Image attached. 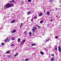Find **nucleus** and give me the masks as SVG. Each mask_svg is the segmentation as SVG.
<instances>
[{"label": "nucleus", "mask_w": 61, "mask_h": 61, "mask_svg": "<svg viewBox=\"0 0 61 61\" xmlns=\"http://www.w3.org/2000/svg\"><path fill=\"white\" fill-rule=\"evenodd\" d=\"M13 6H14V4H8L5 6V7L6 8H8L11 7H13Z\"/></svg>", "instance_id": "1"}, {"label": "nucleus", "mask_w": 61, "mask_h": 61, "mask_svg": "<svg viewBox=\"0 0 61 61\" xmlns=\"http://www.w3.org/2000/svg\"><path fill=\"white\" fill-rule=\"evenodd\" d=\"M36 29V27H34L33 28V29H32V31H33V32L34 33Z\"/></svg>", "instance_id": "2"}, {"label": "nucleus", "mask_w": 61, "mask_h": 61, "mask_svg": "<svg viewBox=\"0 0 61 61\" xmlns=\"http://www.w3.org/2000/svg\"><path fill=\"white\" fill-rule=\"evenodd\" d=\"M58 50L60 52L61 51V48L60 47H58Z\"/></svg>", "instance_id": "3"}, {"label": "nucleus", "mask_w": 61, "mask_h": 61, "mask_svg": "<svg viewBox=\"0 0 61 61\" xmlns=\"http://www.w3.org/2000/svg\"><path fill=\"white\" fill-rule=\"evenodd\" d=\"M55 59L54 58L52 57L51 58V61H55Z\"/></svg>", "instance_id": "4"}, {"label": "nucleus", "mask_w": 61, "mask_h": 61, "mask_svg": "<svg viewBox=\"0 0 61 61\" xmlns=\"http://www.w3.org/2000/svg\"><path fill=\"white\" fill-rule=\"evenodd\" d=\"M15 22V20H13L11 22V24H13V23H14Z\"/></svg>", "instance_id": "5"}, {"label": "nucleus", "mask_w": 61, "mask_h": 61, "mask_svg": "<svg viewBox=\"0 0 61 61\" xmlns=\"http://www.w3.org/2000/svg\"><path fill=\"white\" fill-rule=\"evenodd\" d=\"M15 2V0H12L11 1H9V3H13Z\"/></svg>", "instance_id": "6"}, {"label": "nucleus", "mask_w": 61, "mask_h": 61, "mask_svg": "<svg viewBox=\"0 0 61 61\" xmlns=\"http://www.w3.org/2000/svg\"><path fill=\"white\" fill-rule=\"evenodd\" d=\"M43 15V13L41 12L40 13V14L39 15V16H41Z\"/></svg>", "instance_id": "7"}, {"label": "nucleus", "mask_w": 61, "mask_h": 61, "mask_svg": "<svg viewBox=\"0 0 61 61\" xmlns=\"http://www.w3.org/2000/svg\"><path fill=\"white\" fill-rule=\"evenodd\" d=\"M25 40H24L21 43V45H22L24 43H25Z\"/></svg>", "instance_id": "8"}, {"label": "nucleus", "mask_w": 61, "mask_h": 61, "mask_svg": "<svg viewBox=\"0 0 61 61\" xmlns=\"http://www.w3.org/2000/svg\"><path fill=\"white\" fill-rule=\"evenodd\" d=\"M47 15L48 16L49 15H50V12L48 11L47 12Z\"/></svg>", "instance_id": "9"}, {"label": "nucleus", "mask_w": 61, "mask_h": 61, "mask_svg": "<svg viewBox=\"0 0 61 61\" xmlns=\"http://www.w3.org/2000/svg\"><path fill=\"white\" fill-rule=\"evenodd\" d=\"M27 15H29L31 14V12L30 11L28 12H27Z\"/></svg>", "instance_id": "10"}, {"label": "nucleus", "mask_w": 61, "mask_h": 61, "mask_svg": "<svg viewBox=\"0 0 61 61\" xmlns=\"http://www.w3.org/2000/svg\"><path fill=\"white\" fill-rule=\"evenodd\" d=\"M15 39V37H12L11 39V40H14Z\"/></svg>", "instance_id": "11"}, {"label": "nucleus", "mask_w": 61, "mask_h": 61, "mask_svg": "<svg viewBox=\"0 0 61 61\" xmlns=\"http://www.w3.org/2000/svg\"><path fill=\"white\" fill-rule=\"evenodd\" d=\"M16 32V30H13L11 32L12 33H15Z\"/></svg>", "instance_id": "12"}, {"label": "nucleus", "mask_w": 61, "mask_h": 61, "mask_svg": "<svg viewBox=\"0 0 61 61\" xmlns=\"http://www.w3.org/2000/svg\"><path fill=\"white\" fill-rule=\"evenodd\" d=\"M37 17L36 15L34 17V19H36V18H37Z\"/></svg>", "instance_id": "13"}, {"label": "nucleus", "mask_w": 61, "mask_h": 61, "mask_svg": "<svg viewBox=\"0 0 61 61\" xmlns=\"http://www.w3.org/2000/svg\"><path fill=\"white\" fill-rule=\"evenodd\" d=\"M8 38H7L5 40V42H6L7 41V40H8Z\"/></svg>", "instance_id": "14"}, {"label": "nucleus", "mask_w": 61, "mask_h": 61, "mask_svg": "<svg viewBox=\"0 0 61 61\" xmlns=\"http://www.w3.org/2000/svg\"><path fill=\"white\" fill-rule=\"evenodd\" d=\"M9 53H10V52L8 51H7L5 53L6 54H9Z\"/></svg>", "instance_id": "15"}, {"label": "nucleus", "mask_w": 61, "mask_h": 61, "mask_svg": "<svg viewBox=\"0 0 61 61\" xmlns=\"http://www.w3.org/2000/svg\"><path fill=\"white\" fill-rule=\"evenodd\" d=\"M18 42H20V38H18Z\"/></svg>", "instance_id": "16"}, {"label": "nucleus", "mask_w": 61, "mask_h": 61, "mask_svg": "<svg viewBox=\"0 0 61 61\" xmlns=\"http://www.w3.org/2000/svg\"><path fill=\"white\" fill-rule=\"evenodd\" d=\"M40 54H41V55H43L44 54V52L42 51H41L40 52Z\"/></svg>", "instance_id": "17"}, {"label": "nucleus", "mask_w": 61, "mask_h": 61, "mask_svg": "<svg viewBox=\"0 0 61 61\" xmlns=\"http://www.w3.org/2000/svg\"><path fill=\"white\" fill-rule=\"evenodd\" d=\"M43 22H44V21L42 20L41 21H40V23L41 24H42V23H43Z\"/></svg>", "instance_id": "18"}, {"label": "nucleus", "mask_w": 61, "mask_h": 61, "mask_svg": "<svg viewBox=\"0 0 61 61\" xmlns=\"http://www.w3.org/2000/svg\"><path fill=\"white\" fill-rule=\"evenodd\" d=\"M29 60V59H26L25 60V61H28V60Z\"/></svg>", "instance_id": "19"}, {"label": "nucleus", "mask_w": 61, "mask_h": 61, "mask_svg": "<svg viewBox=\"0 0 61 61\" xmlns=\"http://www.w3.org/2000/svg\"><path fill=\"white\" fill-rule=\"evenodd\" d=\"M23 23H21L20 25V27L21 28V27H22V25H23Z\"/></svg>", "instance_id": "20"}, {"label": "nucleus", "mask_w": 61, "mask_h": 61, "mask_svg": "<svg viewBox=\"0 0 61 61\" xmlns=\"http://www.w3.org/2000/svg\"><path fill=\"white\" fill-rule=\"evenodd\" d=\"M49 39H46V42H48V41H49Z\"/></svg>", "instance_id": "21"}, {"label": "nucleus", "mask_w": 61, "mask_h": 61, "mask_svg": "<svg viewBox=\"0 0 61 61\" xmlns=\"http://www.w3.org/2000/svg\"><path fill=\"white\" fill-rule=\"evenodd\" d=\"M36 45V44H32L31 45V46H35Z\"/></svg>", "instance_id": "22"}, {"label": "nucleus", "mask_w": 61, "mask_h": 61, "mask_svg": "<svg viewBox=\"0 0 61 61\" xmlns=\"http://www.w3.org/2000/svg\"><path fill=\"white\" fill-rule=\"evenodd\" d=\"M29 35L30 36H31V35H32V33L31 32H30Z\"/></svg>", "instance_id": "23"}, {"label": "nucleus", "mask_w": 61, "mask_h": 61, "mask_svg": "<svg viewBox=\"0 0 61 61\" xmlns=\"http://www.w3.org/2000/svg\"><path fill=\"white\" fill-rule=\"evenodd\" d=\"M1 45L2 46H3V45H5V43H2L1 44Z\"/></svg>", "instance_id": "24"}, {"label": "nucleus", "mask_w": 61, "mask_h": 61, "mask_svg": "<svg viewBox=\"0 0 61 61\" xmlns=\"http://www.w3.org/2000/svg\"><path fill=\"white\" fill-rule=\"evenodd\" d=\"M17 55H18V53H16L15 54V55L14 57H15V56H17Z\"/></svg>", "instance_id": "25"}, {"label": "nucleus", "mask_w": 61, "mask_h": 61, "mask_svg": "<svg viewBox=\"0 0 61 61\" xmlns=\"http://www.w3.org/2000/svg\"><path fill=\"white\" fill-rule=\"evenodd\" d=\"M50 2H53V0H50Z\"/></svg>", "instance_id": "26"}, {"label": "nucleus", "mask_w": 61, "mask_h": 61, "mask_svg": "<svg viewBox=\"0 0 61 61\" xmlns=\"http://www.w3.org/2000/svg\"><path fill=\"white\" fill-rule=\"evenodd\" d=\"M55 38H56V39H57V38H58V36H56L55 37Z\"/></svg>", "instance_id": "27"}, {"label": "nucleus", "mask_w": 61, "mask_h": 61, "mask_svg": "<svg viewBox=\"0 0 61 61\" xmlns=\"http://www.w3.org/2000/svg\"><path fill=\"white\" fill-rule=\"evenodd\" d=\"M14 46V44H12V45H11V46Z\"/></svg>", "instance_id": "28"}, {"label": "nucleus", "mask_w": 61, "mask_h": 61, "mask_svg": "<svg viewBox=\"0 0 61 61\" xmlns=\"http://www.w3.org/2000/svg\"><path fill=\"white\" fill-rule=\"evenodd\" d=\"M37 26L39 28H40V26H39L38 25H37Z\"/></svg>", "instance_id": "29"}, {"label": "nucleus", "mask_w": 61, "mask_h": 61, "mask_svg": "<svg viewBox=\"0 0 61 61\" xmlns=\"http://www.w3.org/2000/svg\"><path fill=\"white\" fill-rule=\"evenodd\" d=\"M55 50H57V47H56L55 49Z\"/></svg>", "instance_id": "30"}, {"label": "nucleus", "mask_w": 61, "mask_h": 61, "mask_svg": "<svg viewBox=\"0 0 61 61\" xmlns=\"http://www.w3.org/2000/svg\"><path fill=\"white\" fill-rule=\"evenodd\" d=\"M28 2H30L31 1V0H28Z\"/></svg>", "instance_id": "31"}, {"label": "nucleus", "mask_w": 61, "mask_h": 61, "mask_svg": "<svg viewBox=\"0 0 61 61\" xmlns=\"http://www.w3.org/2000/svg\"><path fill=\"white\" fill-rule=\"evenodd\" d=\"M51 56H54V54H52L51 55Z\"/></svg>", "instance_id": "32"}, {"label": "nucleus", "mask_w": 61, "mask_h": 61, "mask_svg": "<svg viewBox=\"0 0 61 61\" xmlns=\"http://www.w3.org/2000/svg\"><path fill=\"white\" fill-rule=\"evenodd\" d=\"M33 19H31V22H33Z\"/></svg>", "instance_id": "33"}, {"label": "nucleus", "mask_w": 61, "mask_h": 61, "mask_svg": "<svg viewBox=\"0 0 61 61\" xmlns=\"http://www.w3.org/2000/svg\"><path fill=\"white\" fill-rule=\"evenodd\" d=\"M24 33H25V35L26 34V33H25V32H24Z\"/></svg>", "instance_id": "34"}, {"label": "nucleus", "mask_w": 61, "mask_h": 61, "mask_svg": "<svg viewBox=\"0 0 61 61\" xmlns=\"http://www.w3.org/2000/svg\"><path fill=\"white\" fill-rule=\"evenodd\" d=\"M8 57H9V58H10V56H8Z\"/></svg>", "instance_id": "35"}, {"label": "nucleus", "mask_w": 61, "mask_h": 61, "mask_svg": "<svg viewBox=\"0 0 61 61\" xmlns=\"http://www.w3.org/2000/svg\"><path fill=\"white\" fill-rule=\"evenodd\" d=\"M57 9H57V8H56V10H57Z\"/></svg>", "instance_id": "36"}, {"label": "nucleus", "mask_w": 61, "mask_h": 61, "mask_svg": "<svg viewBox=\"0 0 61 61\" xmlns=\"http://www.w3.org/2000/svg\"><path fill=\"white\" fill-rule=\"evenodd\" d=\"M46 51H47V49H46Z\"/></svg>", "instance_id": "37"}, {"label": "nucleus", "mask_w": 61, "mask_h": 61, "mask_svg": "<svg viewBox=\"0 0 61 61\" xmlns=\"http://www.w3.org/2000/svg\"><path fill=\"white\" fill-rule=\"evenodd\" d=\"M56 17H57H57H58V16H56Z\"/></svg>", "instance_id": "38"}, {"label": "nucleus", "mask_w": 61, "mask_h": 61, "mask_svg": "<svg viewBox=\"0 0 61 61\" xmlns=\"http://www.w3.org/2000/svg\"><path fill=\"white\" fill-rule=\"evenodd\" d=\"M50 21H51V22H52V20H51Z\"/></svg>", "instance_id": "39"}, {"label": "nucleus", "mask_w": 61, "mask_h": 61, "mask_svg": "<svg viewBox=\"0 0 61 61\" xmlns=\"http://www.w3.org/2000/svg\"><path fill=\"white\" fill-rule=\"evenodd\" d=\"M49 25V24H47V26H48Z\"/></svg>", "instance_id": "40"}, {"label": "nucleus", "mask_w": 61, "mask_h": 61, "mask_svg": "<svg viewBox=\"0 0 61 61\" xmlns=\"http://www.w3.org/2000/svg\"><path fill=\"white\" fill-rule=\"evenodd\" d=\"M15 50H16V49H15Z\"/></svg>", "instance_id": "41"}]
</instances>
